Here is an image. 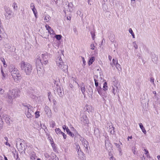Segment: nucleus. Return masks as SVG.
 <instances>
[{
    "mask_svg": "<svg viewBox=\"0 0 160 160\" xmlns=\"http://www.w3.org/2000/svg\"><path fill=\"white\" fill-rule=\"evenodd\" d=\"M21 69L27 75H29L32 72V67L31 64L22 61L20 63Z\"/></svg>",
    "mask_w": 160,
    "mask_h": 160,
    "instance_id": "f257e3e1",
    "label": "nucleus"
},
{
    "mask_svg": "<svg viewBox=\"0 0 160 160\" xmlns=\"http://www.w3.org/2000/svg\"><path fill=\"white\" fill-rule=\"evenodd\" d=\"M19 91L17 89H13L9 90L8 92L7 98L8 102L9 103H12L13 100L19 96Z\"/></svg>",
    "mask_w": 160,
    "mask_h": 160,
    "instance_id": "f03ea898",
    "label": "nucleus"
},
{
    "mask_svg": "<svg viewBox=\"0 0 160 160\" xmlns=\"http://www.w3.org/2000/svg\"><path fill=\"white\" fill-rule=\"evenodd\" d=\"M16 145L18 151L22 153L25 152V142L20 138H18L16 141Z\"/></svg>",
    "mask_w": 160,
    "mask_h": 160,
    "instance_id": "7ed1b4c3",
    "label": "nucleus"
},
{
    "mask_svg": "<svg viewBox=\"0 0 160 160\" xmlns=\"http://www.w3.org/2000/svg\"><path fill=\"white\" fill-rule=\"evenodd\" d=\"M57 65L63 71H68V66L64 64L61 57H58L56 60Z\"/></svg>",
    "mask_w": 160,
    "mask_h": 160,
    "instance_id": "20e7f679",
    "label": "nucleus"
},
{
    "mask_svg": "<svg viewBox=\"0 0 160 160\" xmlns=\"http://www.w3.org/2000/svg\"><path fill=\"white\" fill-rule=\"evenodd\" d=\"M11 73L15 81H17L21 78V76L19 71L16 68H14L11 71Z\"/></svg>",
    "mask_w": 160,
    "mask_h": 160,
    "instance_id": "39448f33",
    "label": "nucleus"
},
{
    "mask_svg": "<svg viewBox=\"0 0 160 160\" xmlns=\"http://www.w3.org/2000/svg\"><path fill=\"white\" fill-rule=\"evenodd\" d=\"M56 86L57 87L54 90L55 92L56 91L57 94H58L61 97L62 96L63 94V91L62 88L60 86L58 85L57 84L56 85Z\"/></svg>",
    "mask_w": 160,
    "mask_h": 160,
    "instance_id": "423d86ee",
    "label": "nucleus"
},
{
    "mask_svg": "<svg viewBox=\"0 0 160 160\" xmlns=\"http://www.w3.org/2000/svg\"><path fill=\"white\" fill-rule=\"evenodd\" d=\"M105 146L106 150L108 151H111L112 145L111 144L109 143L108 138L107 137H105Z\"/></svg>",
    "mask_w": 160,
    "mask_h": 160,
    "instance_id": "0eeeda50",
    "label": "nucleus"
},
{
    "mask_svg": "<svg viewBox=\"0 0 160 160\" xmlns=\"http://www.w3.org/2000/svg\"><path fill=\"white\" fill-rule=\"evenodd\" d=\"M80 140L82 142V144L84 146V147L88 150V146L89 145L88 142L82 137H81Z\"/></svg>",
    "mask_w": 160,
    "mask_h": 160,
    "instance_id": "6e6552de",
    "label": "nucleus"
},
{
    "mask_svg": "<svg viewBox=\"0 0 160 160\" xmlns=\"http://www.w3.org/2000/svg\"><path fill=\"white\" fill-rule=\"evenodd\" d=\"M42 60H41L40 59L39 56H37V58L36 61V66L37 68L38 67H41L42 65Z\"/></svg>",
    "mask_w": 160,
    "mask_h": 160,
    "instance_id": "1a4fd4ad",
    "label": "nucleus"
},
{
    "mask_svg": "<svg viewBox=\"0 0 160 160\" xmlns=\"http://www.w3.org/2000/svg\"><path fill=\"white\" fill-rule=\"evenodd\" d=\"M30 7L32 10L33 12V13L35 15V16L36 18H37V12L36 9L35 8V6L34 4L33 3H32L30 5Z\"/></svg>",
    "mask_w": 160,
    "mask_h": 160,
    "instance_id": "9d476101",
    "label": "nucleus"
},
{
    "mask_svg": "<svg viewBox=\"0 0 160 160\" xmlns=\"http://www.w3.org/2000/svg\"><path fill=\"white\" fill-rule=\"evenodd\" d=\"M76 150L79 157H81L83 156V153L81 151L80 147L78 144L76 145Z\"/></svg>",
    "mask_w": 160,
    "mask_h": 160,
    "instance_id": "9b49d317",
    "label": "nucleus"
},
{
    "mask_svg": "<svg viewBox=\"0 0 160 160\" xmlns=\"http://www.w3.org/2000/svg\"><path fill=\"white\" fill-rule=\"evenodd\" d=\"M2 118L5 120V122L7 124H9L10 123V121L11 120L8 115H3Z\"/></svg>",
    "mask_w": 160,
    "mask_h": 160,
    "instance_id": "f8f14e48",
    "label": "nucleus"
},
{
    "mask_svg": "<svg viewBox=\"0 0 160 160\" xmlns=\"http://www.w3.org/2000/svg\"><path fill=\"white\" fill-rule=\"evenodd\" d=\"M151 58L152 61L154 62H156L158 60V56L156 55L155 54H152Z\"/></svg>",
    "mask_w": 160,
    "mask_h": 160,
    "instance_id": "ddd939ff",
    "label": "nucleus"
},
{
    "mask_svg": "<svg viewBox=\"0 0 160 160\" xmlns=\"http://www.w3.org/2000/svg\"><path fill=\"white\" fill-rule=\"evenodd\" d=\"M31 110L28 109V112L26 113V116L28 118H30L32 116V113H33V112L31 111Z\"/></svg>",
    "mask_w": 160,
    "mask_h": 160,
    "instance_id": "4468645a",
    "label": "nucleus"
},
{
    "mask_svg": "<svg viewBox=\"0 0 160 160\" xmlns=\"http://www.w3.org/2000/svg\"><path fill=\"white\" fill-rule=\"evenodd\" d=\"M94 133L97 137L100 136V132L98 128H95L94 129Z\"/></svg>",
    "mask_w": 160,
    "mask_h": 160,
    "instance_id": "2eb2a0df",
    "label": "nucleus"
},
{
    "mask_svg": "<svg viewBox=\"0 0 160 160\" xmlns=\"http://www.w3.org/2000/svg\"><path fill=\"white\" fill-rule=\"evenodd\" d=\"M85 108H86L87 111L88 112H92L93 110V108L91 106L86 105L85 107Z\"/></svg>",
    "mask_w": 160,
    "mask_h": 160,
    "instance_id": "dca6fc26",
    "label": "nucleus"
},
{
    "mask_svg": "<svg viewBox=\"0 0 160 160\" xmlns=\"http://www.w3.org/2000/svg\"><path fill=\"white\" fill-rule=\"evenodd\" d=\"M111 125L109 126V129H112L110 131V132L111 134H114L115 132V131L114 130V127H113L112 125V123H111Z\"/></svg>",
    "mask_w": 160,
    "mask_h": 160,
    "instance_id": "f3484780",
    "label": "nucleus"
},
{
    "mask_svg": "<svg viewBox=\"0 0 160 160\" xmlns=\"http://www.w3.org/2000/svg\"><path fill=\"white\" fill-rule=\"evenodd\" d=\"M41 57L42 59V60H45L46 59L48 58V56L46 53H42L41 55Z\"/></svg>",
    "mask_w": 160,
    "mask_h": 160,
    "instance_id": "a211bd4d",
    "label": "nucleus"
},
{
    "mask_svg": "<svg viewBox=\"0 0 160 160\" xmlns=\"http://www.w3.org/2000/svg\"><path fill=\"white\" fill-rule=\"evenodd\" d=\"M139 126L140 128L141 129L142 131L144 133L146 134V131L143 126L142 124V123H140L139 124Z\"/></svg>",
    "mask_w": 160,
    "mask_h": 160,
    "instance_id": "6ab92c4d",
    "label": "nucleus"
},
{
    "mask_svg": "<svg viewBox=\"0 0 160 160\" xmlns=\"http://www.w3.org/2000/svg\"><path fill=\"white\" fill-rule=\"evenodd\" d=\"M51 18V17L48 15H45V18H44V20L46 22H48L49 21Z\"/></svg>",
    "mask_w": 160,
    "mask_h": 160,
    "instance_id": "aec40b11",
    "label": "nucleus"
},
{
    "mask_svg": "<svg viewBox=\"0 0 160 160\" xmlns=\"http://www.w3.org/2000/svg\"><path fill=\"white\" fill-rule=\"evenodd\" d=\"M66 131L67 132V133L70 136L72 137H73L74 136V135L73 133H72L69 130V129L68 128V127H67V128L66 130Z\"/></svg>",
    "mask_w": 160,
    "mask_h": 160,
    "instance_id": "412c9836",
    "label": "nucleus"
},
{
    "mask_svg": "<svg viewBox=\"0 0 160 160\" xmlns=\"http://www.w3.org/2000/svg\"><path fill=\"white\" fill-rule=\"evenodd\" d=\"M81 89L82 94L84 95L85 92L86 90L85 86L83 84H82L81 86Z\"/></svg>",
    "mask_w": 160,
    "mask_h": 160,
    "instance_id": "4be33fe9",
    "label": "nucleus"
},
{
    "mask_svg": "<svg viewBox=\"0 0 160 160\" xmlns=\"http://www.w3.org/2000/svg\"><path fill=\"white\" fill-rule=\"evenodd\" d=\"M96 89L98 91V93L100 95H101V91H102V89L101 87L98 86L97 87H96Z\"/></svg>",
    "mask_w": 160,
    "mask_h": 160,
    "instance_id": "5701e85b",
    "label": "nucleus"
},
{
    "mask_svg": "<svg viewBox=\"0 0 160 160\" xmlns=\"http://www.w3.org/2000/svg\"><path fill=\"white\" fill-rule=\"evenodd\" d=\"M95 58L94 57H92L89 60L88 62V65H90L93 62L95 61Z\"/></svg>",
    "mask_w": 160,
    "mask_h": 160,
    "instance_id": "b1692460",
    "label": "nucleus"
},
{
    "mask_svg": "<svg viewBox=\"0 0 160 160\" xmlns=\"http://www.w3.org/2000/svg\"><path fill=\"white\" fill-rule=\"evenodd\" d=\"M118 60L115 59H112V62H111L110 63L111 65L112 66V67H113L114 65H116V64L118 63Z\"/></svg>",
    "mask_w": 160,
    "mask_h": 160,
    "instance_id": "393cba45",
    "label": "nucleus"
},
{
    "mask_svg": "<svg viewBox=\"0 0 160 160\" xmlns=\"http://www.w3.org/2000/svg\"><path fill=\"white\" fill-rule=\"evenodd\" d=\"M49 160H59V159L58 157L56 155L53 154L52 157H51Z\"/></svg>",
    "mask_w": 160,
    "mask_h": 160,
    "instance_id": "a878e982",
    "label": "nucleus"
},
{
    "mask_svg": "<svg viewBox=\"0 0 160 160\" xmlns=\"http://www.w3.org/2000/svg\"><path fill=\"white\" fill-rule=\"evenodd\" d=\"M72 3H69L68 6V8L67 9V11L69 12H71L72 11Z\"/></svg>",
    "mask_w": 160,
    "mask_h": 160,
    "instance_id": "bb28decb",
    "label": "nucleus"
},
{
    "mask_svg": "<svg viewBox=\"0 0 160 160\" xmlns=\"http://www.w3.org/2000/svg\"><path fill=\"white\" fill-rule=\"evenodd\" d=\"M114 144L117 147V148L118 149V150L119 152H121L122 151V149L120 145L115 142L114 143Z\"/></svg>",
    "mask_w": 160,
    "mask_h": 160,
    "instance_id": "cd10ccee",
    "label": "nucleus"
},
{
    "mask_svg": "<svg viewBox=\"0 0 160 160\" xmlns=\"http://www.w3.org/2000/svg\"><path fill=\"white\" fill-rule=\"evenodd\" d=\"M3 122L1 118H0V131L2 128L3 126Z\"/></svg>",
    "mask_w": 160,
    "mask_h": 160,
    "instance_id": "c85d7f7f",
    "label": "nucleus"
},
{
    "mask_svg": "<svg viewBox=\"0 0 160 160\" xmlns=\"http://www.w3.org/2000/svg\"><path fill=\"white\" fill-rule=\"evenodd\" d=\"M103 90L105 91L108 89L107 83L106 82H105L103 84Z\"/></svg>",
    "mask_w": 160,
    "mask_h": 160,
    "instance_id": "c756f323",
    "label": "nucleus"
},
{
    "mask_svg": "<svg viewBox=\"0 0 160 160\" xmlns=\"http://www.w3.org/2000/svg\"><path fill=\"white\" fill-rule=\"evenodd\" d=\"M56 124L55 122L53 121H52L50 123V127H52V128H53L55 126Z\"/></svg>",
    "mask_w": 160,
    "mask_h": 160,
    "instance_id": "7c9ffc66",
    "label": "nucleus"
},
{
    "mask_svg": "<svg viewBox=\"0 0 160 160\" xmlns=\"http://www.w3.org/2000/svg\"><path fill=\"white\" fill-rule=\"evenodd\" d=\"M55 131L57 134H60L62 132L59 128H56L55 129Z\"/></svg>",
    "mask_w": 160,
    "mask_h": 160,
    "instance_id": "2f4dec72",
    "label": "nucleus"
},
{
    "mask_svg": "<svg viewBox=\"0 0 160 160\" xmlns=\"http://www.w3.org/2000/svg\"><path fill=\"white\" fill-rule=\"evenodd\" d=\"M36 156L35 155V154L33 153L32 154L31 156V159L32 160H35L36 159Z\"/></svg>",
    "mask_w": 160,
    "mask_h": 160,
    "instance_id": "473e14b6",
    "label": "nucleus"
},
{
    "mask_svg": "<svg viewBox=\"0 0 160 160\" xmlns=\"http://www.w3.org/2000/svg\"><path fill=\"white\" fill-rule=\"evenodd\" d=\"M129 33H130L132 34V35L133 37V38H135V35H134V33L133 32V31H132V29L129 28Z\"/></svg>",
    "mask_w": 160,
    "mask_h": 160,
    "instance_id": "72a5a7b5",
    "label": "nucleus"
},
{
    "mask_svg": "<svg viewBox=\"0 0 160 160\" xmlns=\"http://www.w3.org/2000/svg\"><path fill=\"white\" fill-rule=\"evenodd\" d=\"M12 7H13L14 9L15 10H17V9L18 8L17 3L15 2H14L12 4Z\"/></svg>",
    "mask_w": 160,
    "mask_h": 160,
    "instance_id": "f704fd0d",
    "label": "nucleus"
},
{
    "mask_svg": "<svg viewBox=\"0 0 160 160\" xmlns=\"http://www.w3.org/2000/svg\"><path fill=\"white\" fill-rule=\"evenodd\" d=\"M23 105L24 107L26 108L27 109H31V108H32V107L30 105Z\"/></svg>",
    "mask_w": 160,
    "mask_h": 160,
    "instance_id": "c9c22d12",
    "label": "nucleus"
},
{
    "mask_svg": "<svg viewBox=\"0 0 160 160\" xmlns=\"http://www.w3.org/2000/svg\"><path fill=\"white\" fill-rule=\"evenodd\" d=\"M62 36L61 35H57L55 36V38L58 40L61 39Z\"/></svg>",
    "mask_w": 160,
    "mask_h": 160,
    "instance_id": "e433bc0d",
    "label": "nucleus"
},
{
    "mask_svg": "<svg viewBox=\"0 0 160 160\" xmlns=\"http://www.w3.org/2000/svg\"><path fill=\"white\" fill-rule=\"evenodd\" d=\"M115 65L116 66V68L118 70H119V69H120L121 70V66L118 63H118H117V64H116V65Z\"/></svg>",
    "mask_w": 160,
    "mask_h": 160,
    "instance_id": "4c0bfd02",
    "label": "nucleus"
},
{
    "mask_svg": "<svg viewBox=\"0 0 160 160\" xmlns=\"http://www.w3.org/2000/svg\"><path fill=\"white\" fill-rule=\"evenodd\" d=\"M48 32L51 34H54V31L52 28L49 29V30L48 31Z\"/></svg>",
    "mask_w": 160,
    "mask_h": 160,
    "instance_id": "58836bf2",
    "label": "nucleus"
},
{
    "mask_svg": "<svg viewBox=\"0 0 160 160\" xmlns=\"http://www.w3.org/2000/svg\"><path fill=\"white\" fill-rule=\"evenodd\" d=\"M42 65L43 64L46 65L48 63V61L47 59L43 60H42Z\"/></svg>",
    "mask_w": 160,
    "mask_h": 160,
    "instance_id": "ea45409f",
    "label": "nucleus"
},
{
    "mask_svg": "<svg viewBox=\"0 0 160 160\" xmlns=\"http://www.w3.org/2000/svg\"><path fill=\"white\" fill-rule=\"evenodd\" d=\"M90 49L94 50L95 49V46L93 43H92L90 45Z\"/></svg>",
    "mask_w": 160,
    "mask_h": 160,
    "instance_id": "a19ab883",
    "label": "nucleus"
},
{
    "mask_svg": "<svg viewBox=\"0 0 160 160\" xmlns=\"http://www.w3.org/2000/svg\"><path fill=\"white\" fill-rule=\"evenodd\" d=\"M133 47L135 48L136 49H137L138 48V47L136 44V42L134 41L132 43Z\"/></svg>",
    "mask_w": 160,
    "mask_h": 160,
    "instance_id": "79ce46f5",
    "label": "nucleus"
},
{
    "mask_svg": "<svg viewBox=\"0 0 160 160\" xmlns=\"http://www.w3.org/2000/svg\"><path fill=\"white\" fill-rule=\"evenodd\" d=\"M35 114L36 115V118H38L40 116V115L39 114V112L38 111L36 112Z\"/></svg>",
    "mask_w": 160,
    "mask_h": 160,
    "instance_id": "37998d69",
    "label": "nucleus"
},
{
    "mask_svg": "<svg viewBox=\"0 0 160 160\" xmlns=\"http://www.w3.org/2000/svg\"><path fill=\"white\" fill-rule=\"evenodd\" d=\"M94 80L95 81V86L96 87H97L98 86V82L97 80L96 79H94Z\"/></svg>",
    "mask_w": 160,
    "mask_h": 160,
    "instance_id": "c03bdc74",
    "label": "nucleus"
},
{
    "mask_svg": "<svg viewBox=\"0 0 160 160\" xmlns=\"http://www.w3.org/2000/svg\"><path fill=\"white\" fill-rule=\"evenodd\" d=\"M117 92V90H115V88H113L112 90V92L113 93L114 95H115L116 92Z\"/></svg>",
    "mask_w": 160,
    "mask_h": 160,
    "instance_id": "a18cd8bd",
    "label": "nucleus"
},
{
    "mask_svg": "<svg viewBox=\"0 0 160 160\" xmlns=\"http://www.w3.org/2000/svg\"><path fill=\"white\" fill-rule=\"evenodd\" d=\"M45 27L48 31L49 30V29L51 28L47 24L46 25Z\"/></svg>",
    "mask_w": 160,
    "mask_h": 160,
    "instance_id": "49530a36",
    "label": "nucleus"
},
{
    "mask_svg": "<svg viewBox=\"0 0 160 160\" xmlns=\"http://www.w3.org/2000/svg\"><path fill=\"white\" fill-rule=\"evenodd\" d=\"M4 92V90L1 88H0V93L1 94H3Z\"/></svg>",
    "mask_w": 160,
    "mask_h": 160,
    "instance_id": "de8ad7c7",
    "label": "nucleus"
},
{
    "mask_svg": "<svg viewBox=\"0 0 160 160\" xmlns=\"http://www.w3.org/2000/svg\"><path fill=\"white\" fill-rule=\"evenodd\" d=\"M44 156H45V157L47 158H48L49 157V155L48 153H45Z\"/></svg>",
    "mask_w": 160,
    "mask_h": 160,
    "instance_id": "09e8293b",
    "label": "nucleus"
},
{
    "mask_svg": "<svg viewBox=\"0 0 160 160\" xmlns=\"http://www.w3.org/2000/svg\"><path fill=\"white\" fill-rule=\"evenodd\" d=\"M63 136L64 139H66L67 137L66 135L63 132H62L61 133Z\"/></svg>",
    "mask_w": 160,
    "mask_h": 160,
    "instance_id": "8fccbe9b",
    "label": "nucleus"
},
{
    "mask_svg": "<svg viewBox=\"0 0 160 160\" xmlns=\"http://www.w3.org/2000/svg\"><path fill=\"white\" fill-rule=\"evenodd\" d=\"M150 82H151L153 84H154V78H150Z\"/></svg>",
    "mask_w": 160,
    "mask_h": 160,
    "instance_id": "3c124183",
    "label": "nucleus"
},
{
    "mask_svg": "<svg viewBox=\"0 0 160 160\" xmlns=\"http://www.w3.org/2000/svg\"><path fill=\"white\" fill-rule=\"evenodd\" d=\"M10 16H11V14L10 13H8L7 12L6 15V18L8 17V18H10Z\"/></svg>",
    "mask_w": 160,
    "mask_h": 160,
    "instance_id": "603ef678",
    "label": "nucleus"
},
{
    "mask_svg": "<svg viewBox=\"0 0 160 160\" xmlns=\"http://www.w3.org/2000/svg\"><path fill=\"white\" fill-rule=\"evenodd\" d=\"M73 30L75 33H76L77 34H78V31L76 28H74Z\"/></svg>",
    "mask_w": 160,
    "mask_h": 160,
    "instance_id": "864d4df0",
    "label": "nucleus"
},
{
    "mask_svg": "<svg viewBox=\"0 0 160 160\" xmlns=\"http://www.w3.org/2000/svg\"><path fill=\"white\" fill-rule=\"evenodd\" d=\"M82 60L83 63L84 64V65H85V63L86 62H85V60L84 59V58L83 57H82Z\"/></svg>",
    "mask_w": 160,
    "mask_h": 160,
    "instance_id": "5fc2aeb1",
    "label": "nucleus"
},
{
    "mask_svg": "<svg viewBox=\"0 0 160 160\" xmlns=\"http://www.w3.org/2000/svg\"><path fill=\"white\" fill-rule=\"evenodd\" d=\"M2 79H3V80L5 78V75L4 73H3L2 74Z\"/></svg>",
    "mask_w": 160,
    "mask_h": 160,
    "instance_id": "6e6d98bb",
    "label": "nucleus"
},
{
    "mask_svg": "<svg viewBox=\"0 0 160 160\" xmlns=\"http://www.w3.org/2000/svg\"><path fill=\"white\" fill-rule=\"evenodd\" d=\"M0 59L2 62H5L4 59L3 58L1 57L0 58Z\"/></svg>",
    "mask_w": 160,
    "mask_h": 160,
    "instance_id": "4d7b16f0",
    "label": "nucleus"
},
{
    "mask_svg": "<svg viewBox=\"0 0 160 160\" xmlns=\"http://www.w3.org/2000/svg\"><path fill=\"white\" fill-rule=\"evenodd\" d=\"M91 34L92 35V39L93 40H94V36H95V34H93L92 32H91Z\"/></svg>",
    "mask_w": 160,
    "mask_h": 160,
    "instance_id": "13d9d810",
    "label": "nucleus"
},
{
    "mask_svg": "<svg viewBox=\"0 0 160 160\" xmlns=\"http://www.w3.org/2000/svg\"><path fill=\"white\" fill-rule=\"evenodd\" d=\"M50 140L51 142H51V144L52 145V147H53V144H54V142H53L52 139V138L50 139Z\"/></svg>",
    "mask_w": 160,
    "mask_h": 160,
    "instance_id": "bf43d9fd",
    "label": "nucleus"
},
{
    "mask_svg": "<svg viewBox=\"0 0 160 160\" xmlns=\"http://www.w3.org/2000/svg\"><path fill=\"white\" fill-rule=\"evenodd\" d=\"M110 160H116V159L113 157L112 156L110 158Z\"/></svg>",
    "mask_w": 160,
    "mask_h": 160,
    "instance_id": "052dcab7",
    "label": "nucleus"
},
{
    "mask_svg": "<svg viewBox=\"0 0 160 160\" xmlns=\"http://www.w3.org/2000/svg\"><path fill=\"white\" fill-rule=\"evenodd\" d=\"M62 128L65 131V130H66V129L67 128H66V125H63L62 126Z\"/></svg>",
    "mask_w": 160,
    "mask_h": 160,
    "instance_id": "680f3d73",
    "label": "nucleus"
},
{
    "mask_svg": "<svg viewBox=\"0 0 160 160\" xmlns=\"http://www.w3.org/2000/svg\"><path fill=\"white\" fill-rule=\"evenodd\" d=\"M144 150L145 151V154H148V150L147 149H144Z\"/></svg>",
    "mask_w": 160,
    "mask_h": 160,
    "instance_id": "e2e57ef3",
    "label": "nucleus"
},
{
    "mask_svg": "<svg viewBox=\"0 0 160 160\" xmlns=\"http://www.w3.org/2000/svg\"><path fill=\"white\" fill-rule=\"evenodd\" d=\"M5 144L7 145H8V146L9 147H10V145L9 143H8V142H7H7H5Z\"/></svg>",
    "mask_w": 160,
    "mask_h": 160,
    "instance_id": "0e129e2a",
    "label": "nucleus"
},
{
    "mask_svg": "<svg viewBox=\"0 0 160 160\" xmlns=\"http://www.w3.org/2000/svg\"><path fill=\"white\" fill-rule=\"evenodd\" d=\"M141 159L142 160H145L144 155L142 156V157H141Z\"/></svg>",
    "mask_w": 160,
    "mask_h": 160,
    "instance_id": "69168bd1",
    "label": "nucleus"
},
{
    "mask_svg": "<svg viewBox=\"0 0 160 160\" xmlns=\"http://www.w3.org/2000/svg\"><path fill=\"white\" fill-rule=\"evenodd\" d=\"M16 160H20V159L18 158V154L17 155V158Z\"/></svg>",
    "mask_w": 160,
    "mask_h": 160,
    "instance_id": "338daca9",
    "label": "nucleus"
},
{
    "mask_svg": "<svg viewBox=\"0 0 160 160\" xmlns=\"http://www.w3.org/2000/svg\"><path fill=\"white\" fill-rule=\"evenodd\" d=\"M112 57H111V56L109 55V56H108V59H109L110 61H111V59H112Z\"/></svg>",
    "mask_w": 160,
    "mask_h": 160,
    "instance_id": "774afa93",
    "label": "nucleus"
}]
</instances>
